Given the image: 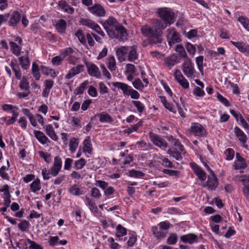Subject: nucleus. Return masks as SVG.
Returning <instances> with one entry per match:
<instances>
[{
  "mask_svg": "<svg viewBox=\"0 0 249 249\" xmlns=\"http://www.w3.org/2000/svg\"><path fill=\"white\" fill-rule=\"evenodd\" d=\"M34 133L36 139H37L41 144H45L50 142L49 139L42 132L38 130H34Z\"/></svg>",
  "mask_w": 249,
  "mask_h": 249,
  "instance_id": "nucleus-21",
  "label": "nucleus"
},
{
  "mask_svg": "<svg viewBox=\"0 0 249 249\" xmlns=\"http://www.w3.org/2000/svg\"><path fill=\"white\" fill-rule=\"evenodd\" d=\"M19 64L23 70H27L30 66V61L27 56H22L18 58Z\"/></svg>",
  "mask_w": 249,
  "mask_h": 249,
  "instance_id": "nucleus-28",
  "label": "nucleus"
},
{
  "mask_svg": "<svg viewBox=\"0 0 249 249\" xmlns=\"http://www.w3.org/2000/svg\"><path fill=\"white\" fill-rule=\"evenodd\" d=\"M133 87L138 90H142L144 87V84L139 78L136 79L132 83Z\"/></svg>",
  "mask_w": 249,
  "mask_h": 249,
  "instance_id": "nucleus-53",
  "label": "nucleus"
},
{
  "mask_svg": "<svg viewBox=\"0 0 249 249\" xmlns=\"http://www.w3.org/2000/svg\"><path fill=\"white\" fill-rule=\"evenodd\" d=\"M152 231L153 234L158 238H164L166 236L165 233L162 231H159L158 227L156 226L152 227Z\"/></svg>",
  "mask_w": 249,
  "mask_h": 249,
  "instance_id": "nucleus-49",
  "label": "nucleus"
},
{
  "mask_svg": "<svg viewBox=\"0 0 249 249\" xmlns=\"http://www.w3.org/2000/svg\"><path fill=\"white\" fill-rule=\"evenodd\" d=\"M83 151L85 153L91 154L92 151V144H91L90 137H87L83 142Z\"/></svg>",
  "mask_w": 249,
  "mask_h": 249,
  "instance_id": "nucleus-30",
  "label": "nucleus"
},
{
  "mask_svg": "<svg viewBox=\"0 0 249 249\" xmlns=\"http://www.w3.org/2000/svg\"><path fill=\"white\" fill-rule=\"evenodd\" d=\"M113 86L118 89H121L123 92V94L125 96H129V93L130 89H132L127 84L122 82H115L113 83Z\"/></svg>",
  "mask_w": 249,
  "mask_h": 249,
  "instance_id": "nucleus-23",
  "label": "nucleus"
},
{
  "mask_svg": "<svg viewBox=\"0 0 249 249\" xmlns=\"http://www.w3.org/2000/svg\"><path fill=\"white\" fill-rule=\"evenodd\" d=\"M204 165L207 167V170L211 173L208 176L207 185L209 189L212 190H215L218 184L217 178L210 167L206 163H205Z\"/></svg>",
  "mask_w": 249,
  "mask_h": 249,
  "instance_id": "nucleus-10",
  "label": "nucleus"
},
{
  "mask_svg": "<svg viewBox=\"0 0 249 249\" xmlns=\"http://www.w3.org/2000/svg\"><path fill=\"white\" fill-rule=\"evenodd\" d=\"M11 51L16 56H18L20 54L21 48L16 43L11 42L10 43Z\"/></svg>",
  "mask_w": 249,
  "mask_h": 249,
  "instance_id": "nucleus-43",
  "label": "nucleus"
},
{
  "mask_svg": "<svg viewBox=\"0 0 249 249\" xmlns=\"http://www.w3.org/2000/svg\"><path fill=\"white\" fill-rule=\"evenodd\" d=\"M80 22L81 24L92 29L102 36H105V34L104 32L102 30L99 25L94 21L88 19L82 18Z\"/></svg>",
  "mask_w": 249,
  "mask_h": 249,
  "instance_id": "nucleus-6",
  "label": "nucleus"
},
{
  "mask_svg": "<svg viewBox=\"0 0 249 249\" xmlns=\"http://www.w3.org/2000/svg\"><path fill=\"white\" fill-rule=\"evenodd\" d=\"M89 83V81L86 80L81 84L80 85L75 89L74 91V94L75 95H78L82 94Z\"/></svg>",
  "mask_w": 249,
  "mask_h": 249,
  "instance_id": "nucleus-38",
  "label": "nucleus"
},
{
  "mask_svg": "<svg viewBox=\"0 0 249 249\" xmlns=\"http://www.w3.org/2000/svg\"><path fill=\"white\" fill-rule=\"evenodd\" d=\"M32 73L36 80H39L40 78V74L38 65L36 62H34L32 64Z\"/></svg>",
  "mask_w": 249,
  "mask_h": 249,
  "instance_id": "nucleus-32",
  "label": "nucleus"
},
{
  "mask_svg": "<svg viewBox=\"0 0 249 249\" xmlns=\"http://www.w3.org/2000/svg\"><path fill=\"white\" fill-rule=\"evenodd\" d=\"M103 26L110 38H116L121 41H124L127 39L126 29L119 24L115 18H109L104 22Z\"/></svg>",
  "mask_w": 249,
  "mask_h": 249,
  "instance_id": "nucleus-2",
  "label": "nucleus"
},
{
  "mask_svg": "<svg viewBox=\"0 0 249 249\" xmlns=\"http://www.w3.org/2000/svg\"><path fill=\"white\" fill-rule=\"evenodd\" d=\"M99 117V121L101 123H111L113 120L108 114L103 112L98 115Z\"/></svg>",
  "mask_w": 249,
  "mask_h": 249,
  "instance_id": "nucleus-37",
  "label": "nucleus"
},
{
  "mask_svg": "<svg viewBox=\"0 0 249 249\" xmlns=\"http://www.w3.org/2000/svg\"><path fill=\"white\" fill-rule=\"evenodd\" d=\"M107 66L110 71H114L116 69V60L115 57L112 56H109L107 59Z\"/></svg>",
  "mask_w": 249,
  "mask_h": 249,
  "instance_id": "nucleus-35",
  "label": "nucleus"
},
{
  "mask_svg": "<svg viewBox=\"0 0 249 249\" xmlns=\"http://www.w3.org/2000/svg\"><path fill=\"white\" fill-rule=\"evenodd\" d=\"M167 39L170 47H172L175 43L180 41L179 35L175 29H168L167 30Z\"/></svg>",
  "mask_w": 249,
  "mask_h": 249,
  "instance_id": "nucleus-9",
  "label": "nucleus"
},
{
  "mask_svg": "<svg viewBox=\"0 0 249 249\" xmlns=\"http://www.w3.org/2000/svg\"><path fill=\"white\" fill-rule=\"evenodd\" d=\"M45 132L53 140L57 141L58 137L52 125L48 124L46 126Z\"/></svg>",
  "mask_w": 249,
  "mask_h": 249,
  "instance_id": "nucleus-27",
  "label": "nucleus"
},
{
  "mask_svg": "<svg viewBox=\"0 0 249 249\" xmlns=\"http://www.w3.org/2000/svg\"><path fill=\"white\" fill-rule=\"evenodd\" d=\"M30 227V223L26 220H23L18 224V227L22 231H27Z\"/></svg>",
  "mask_w": 249,
  "mask_h": 249,
  "instance_id": "nucleus-48",
  "label": "nucleus"
},
{
  "mask_svg": "<svg viewBox=\"0 0 249 249\" xmlns=\"http://www.w3.org/2000/svg\"><path fill=\"white\" fill-rule=\"evenodd\" d=\"M166 28L165 23L162 21L156 19L155 20L152 27L145 25L142 27L141 31L142 35L148 38L150 44H158L162 41V30Z\"/></svg>",
  "mask_w": 249,
  "mask_h": 249,
  "instance_id": "nucleus-1",
  "label": "nucleus"
},
{
  "mask_svg": "<svg viewBox=\"0 0 249 249\" xmlns=\"http://www.w3.org/2000/svg\"><path fill=\"white\" fill-rule=\"evenodd\" d=\"M8 170L5 166H2L0 168V176L2 178L6 180H9V177L6 171Z\"/></svg>",
  "mask_w": 249,
  "mask_h": 249,
  "instance_id": "nucleus-55",
  "label": "nucleus"
},
{
  "mask_svg": "<svg viewBox=\"0 0 249 249\" xmlns=\"http://www.w3.org/2000/svg\"><path fill=\"white\" fill-rule=\"evenodd\" d=\"M176 51L180 55L181 57L186 58V59L188 58L184 47L182 45H177L176 47Z\"/></svg>",
  "mask_w": 249,
  "mask_h": 249,
  "instance_id": "nucleus-47",
  "label": "nucleus"
},
{
  "mask_svg": "<svg viewBox=\"0 0 249 249\" xmlns=\"http://www.w3.org/2000/svg\"><path fill=\"white\" fill-rule=\"evenodd\" d=\"M62 166V160L59 156H56L54 159L53 164L50 168L51 175L56 177L60 171Z\"/></svg>",
  "mask_w": 249,
  "mask_h": 249,
  "instance_id": "nucleus-13",
  "label": "nucleus"
},
{
  "mask_svg": "<svg viewBox=\"0 0 249 249\" xmlns=\"http://www.w3.org/2000/svg\"><path fill=\"white\" fill-rule=\"evenodd\" d=\"M127 60L130 62H134L138 58L137 46L133 45L128 47Z\"/></svg>",
  "mask_w": 249,
  "mask_h": 249,
  "instance_id": "nucleus-16",
  "label": "nucleus"
},
{
  "mask_svg": "<svg viewBox=\"0 0 249 249\" xmlns=\"http://www.w3.org/2000/svg\"><path fill=\"white\" fill-rule=\"evenodd\" d=\"M88 9L91 13L98 17H103L106 14L104 8L100 4H95Z\"/></svg>",
  "mask_w": 249,
  "mask_h": 249,
  "instance_id": "nucleus-15",
  "label": "nucleus"
},
{
  "mask_svg": "<svg viewBox=\"0 0 249 249\" xmlns=\"http://www.w3.org/2000/svg\"><path fill=\"white\" fill-rule=\"evenodd\" d=\"M165 63L169 67H172L177 63L176 58L174 56L168 57L165 59Z\"/></svg>",
  "mask_w": 249,
  "mask_h": 249,
  "instance_id": "nucleus-52",
  "label": "nucleus"
},
{
  "mask_svg": "<svg viewBox=\"0 0 249 249\" xmlns=\"http://www.w3.org/2000/svg\"><path fill=\"white\" fill-rule=\"evenodd\" d=\"M89 74L92 76L100 79L101 77V73L98 67L93 63L85 62V63Z\"/></svg>",
  "mask_w": 249,
  "mask_h": 249,
  "instance_id": "nucleus-12",
  "label": "nucleus"
},
{
  "mask_svg": "<svg viewBox=\"0 0 249 249\" xmlns=\"http://www.w3.org/2000/svg\"><path fill=\"white\" fill-rule=\"evenodd\" d=\"M238 20L244 26V27L249 31V19L243 16L239 17Z\"/></svg>",
  "mask_w": 249,
  "mask_h": 249,
  "instance_id": "nucleus-50",
  "label": "nucleus"
},
{
  "mask_svg": "<svg viewBox=\"0 0 249 249\" xmlns=\"http://www.w3.org/2000/svg\"><path fill=\"white\" fill-rule=\"evenodd\" d=\"M66 26V21L64 19H59L56 23L55 27L58 32L63 33L65 32Z\"/></svg>",
  "mask_w": 249,
  "mask_h": 249,
  "instance_id": "nucleus-31",
  "label": "nucleus"
},
{
  "mask_svg": "<svg viewBox=\"0 0 249 249\" xmlns=\"http://www.w3.org/2000/svg\"><path fill=\"white\" fill-rule=\"evenodd\" d=\"M242 192L246 199L249 200V181L243 186Z\"/></svg>",
  "mask_w": 249,
  "mask_h": 249,
  "instance_id": "nucleus-63",
  "label": "nucleus"
},
{
  "mask_svg": "<svg viewBox=\"0 0 249 249\" xmlns=\"http://www.w3.org/2000/svg\"><path fill=\"white\" fill-rule=\"evenodd\" d=\"M69 193L74 196H80L83 194V191L76 185H73L69 189Z\"/></svg>",
  "mask_w": 249,
  "mask_h": 249,
  "instance_id": "nucleus-42",
  "label": "nucleus"
},
{
  "mask_svg": "<svg viewBox=\"0 0 249 249\" xmlns=\"http://www.w3.org/2000/svg\"><path fill=\"white\" fill-rule=\"evenodd\" d=\"M129 238L127 242V245L129 247L133 246L137 241V236L134 233L129 234Z\"/></svg>",
  "mask_w": 249,
  "mask_h": 249,
  "instance_id": "nucleus-61",
  "label": "nucleus"
},
{
  "mask_svg": "<svg viewBox=\"0 0 249 249\" xmlns=\"http://www.w3.org/2000/svg\"><path fill=\"white\" fill-rule=\"evenodd\" d=\"M42 72L43 74H46L47 75H50L51 77L53 78H55L57 76L58 72H56L54 70L50 69L48 67H46L45 66H42Z\"/></svg>",
  "mask_w": 249,
  "mask_h": 249,
  "instance_id": "nucleus-36",
  "label": "nucleus"
},
{
  "mask_svg": "<svg viewBox=\"0 0 249 249\" xmlns=\"http://www.w3.org/2000/svg\"><path fill=\"white\" fill-rule=\"evenodd\" d=\"M30 188L32 192L36 193L41 189L40 181L39 179L36 178L30 184Z\"/></svg>",
  "mask_w": 249,
  "mask_h": 249,
  "instance_id": "nucleus-40",
  "label": "nucleus"
},
{
  "mask_svg": "<svg viewBox=\"0 0 249 249\" xmlns=\"http://www.w3.org/2000/svg\"><path fill=\"white\" fill-rule=\"evenodd\" d=\"M128 47L122 46L115 49L116 55L119 62H124L127 59Z\"/></svg>",
  "mask_w": 249,
  "mask_h": 249,
  "instance_id": "nucleus-14",
  "label": "nucleus"
},
{
  "mask_svg": "<svg viewBox=\"0 0 249 249\" xmlns=\"http://www.w3.org/2000/svg\"><path fill=\"white\" fill-rule=\"evenodd\" d=\"M28 242L30 244V249H43L36 242L28 239Z\"/></svg>",
  "mask_w": 249,
  "mask_h": 249,
  "instance_id": "nucleus-64",
  "label": "nucleus"
},
{
  "mask_svg": "<svg viewBox=\"0 0 249 249\" xmlns=\"http://www.w3.org/2000/svg\"><path fill=\"white\" fill-rule=\"evenodd\" d=\"M231 43L236 47L238 50L244 53H249V45L243 42L231 41Z\"/></svg>",
  "mask_w": 249,
  "mask_h": 249,
  "instance_id": "nucleus-19",
  "label": "nucleus"
},
{
  "mask_svg": "<svg viewBox=\"0 0 249 249\" xmlns=\"http://www.w3.org/2000/svg\"><path fill=\"white\" fill-rule=\"evenodd\" d=\"M192 168L193 169L194 173L201 181H203L206 180V173L199 166L193 163H192Z\"/></svg>",
  "mask_w": 249,
  "mask_h": 249,
  "instance_id": "nucleus-18",
  "label": "nucleus"
},
{
  "mask_svg": "<svg viewBox=\"0 0 249 249\" xmlns=\"http://www.w3.org/2000/svg\"><path fill=\"white\" fill-rule=\"evenodd\" d=\"M187 131L196 137H204L207 135V131L203 125L197 123H192L190 129Z\"/></svg>",
  "mask_w": 249,
  "mask_h": 249,
  "instance_id": "nucleus-5",
  "label": "nucleus"
},
{
  "mask_svg": "<svg viewBox=\"0 0 249 249\" xmlns=\"http://www.w3.org/2000/svg\"><path fill=\"white\" fill-rule=\"evenodd\" d=\"M233 180L237 182H241L244 186L249 181V176L236 175L233 177Z\"/></svg>",
  "mask_w": 249,
  "mask_h": 249,
  "instance_id": "nucleus-33",
  "label": "nucleus"
},
{
  "mask_svg": "<svg viewBox=\"0 0 249 249\" xmlns=\"http://www.w3.org/2000/svg\"><path fill=\"white\" fill-rule=\"evenodd\" d=\"M186 48L187 52L190 55L194 56L195 54L196 49V47L189 42H187L186 45Z\"/></svg>",
  "mask_w": 249,
  "mask_h": 249,
  "instance_id": "nucleus-59",
  "label": "nucleus"
},
{
  "mask_svg": "<svg viewBox=\"0 0 249 249\" xmlns=\"http://www.w3.org/2000/svg\"><path fill=\"white\" fill-rule=\"evenodd\" d=\"M84 67L82 65H78L76 67L72 68L66 75V79H71L75 75L84 71Z\"/></svg>",
  "mask_w": 249,
  "mask_h": 249,
  "instance_id": "nucleus-17",
  "label": "nucleus"
},
{
  "mask_svg": "<svg viewBox=\"0 0 249 249\" xmlns=\"http://www.w3.org/2000/svg\"><path fill=\"white\" fill-rule=\"evenodd\" d=\"M53 81L51 80H46L45 81L44 88L43 90L42 95L44 97H48L51 89L53 86Z\"/></svg>",
  "mask_w": 249,
  "mask_h": 249,
  "instance_id": "nucleus-24",
  "label": "nucleus"
},
{
  "mask_svg": "<svg viewBox=\"0 0 249 249\" xmlns=\"http://www.w3.org/2000/svg\"><path fill=\"white\" fill-rule=\"evenodd\" d=\"M74 51L71 47L67 48L61 51V55L64 57V58L67 56H69L71 55Z\"/></svg>",
  "mask_w": 249,
  "mask_h": 249,
  "instance_id": "nucleus-58",
  "label": "nucleus"
},
{
  "mask_svg": "<svg viewBox=\"0 0 249 249\" xmlns=\"http://www.w3.org/2000/svg\"><path fill=\"white\" fill-rule=\"evenodd\" d=\"M116 236L117 237H122L126 234V229L123 227L121 224H119L116 227Z\"/></svg>",
  "mask_w": 249,
  "mask_h": 249,
  "instance_id": "nucleus-46",
  "label": "nucleus"
},
{
  "mask_svg": "<svg viewBox=\"0 0 249 249\" xmlns=\"http://www.w3.org/2000/svg\"><path fill=\"white\" fill-rule=\"evenodd\" d=\"M78 146V140L75 138H71L70 141L69 146L70 150L71 153L75 152Z\"/></svg>",
  "mask_w": 249,
  "mask_h": 249,
  "instance_id": "nucleus-41",
  "label": "nucleus"
},
{
  "mask_svg": "<svg viewBox=\"0 0 249 249\" xmlns=\"http://www.w3.org/2000/svg\"><path fill=\"white\" fill-rule=\"evenodd\" d=\"M158 13L159 17L164 20L162 22L166 24V27L168 24L171 25L174 22L175 13L171 9L166 7L160 8L158 9Z\"/></svg>",
  "mask_w": 249,
  "mask_h": 249,
  "instance_id": "nucleus-3",
  "label": "nucleus"
},
{
  "mask_svg": "<svg viewBox=\"0 0 249 249\" xmlns=\"http://www.w3.org/2000/svg\"><path fill=\"white\" fill-rule=\"evenodd\" d=\"M19 86L21 89L29 90V84L25 77H22Z\"/></svg>",
  "mask_w": 249,
  "mask_h": 249,
  "instance_id": "nucleus-54",
  "label": "nucleus"
},
{
  "mask_svg": "<svg viewBox=\"0 0 249 249\" xmlns=\"http://www.w3.org/2000/svg\"><path fill=\"white\" fill-rule=\"evenodd\" d=\"M233 166L235 170H239L245 168L247 164L245 161H235Z\"/></svg>",
  "mask_w": 249,
  "mask_h": 249,
  "instance_id": "nucleus-56",
  "label": "nucleus"
},
{
  "mask_svg": "<svg viewBox=\"0 0 249 249\" xmlns=\"http://www.w3.org/2000/svg\"><path fill=\"white\" fill-rule=\"evenodd\" d=\"M95 185L104 191V194L107 196L113 195L115 192L114 188L112 186H108V182L105 181L96 180Z\"/></svg>",
  "mask_w": 249,
  "mask_h": 249,
  "instance_id": "nucleus-7",
  "label": "nucleus"
},
{
  "mask_svg": "<svg viewBox=\"0 0 249 249\" xmlns=\"http://www.w3.org/2000/svg\"><path fill=\"white\" fill-rule=\"evenodd\" d=\"M167 153L177 160H180L182 159L180 152L177 149H169Z\"/></svg>",
  "mask_w": 249,
  "mask_h": 249,
  "instance_id": "nucleus-45",
  "label": "nucleus"
},
{
  "mask_svg": "<svg viewBox=\"0 0 249 249\" xmlns=\"http://www.w3.org/2000/svg\"><path fill=\"white\" fill-rule=\"evenodd\" d=\"M18 115V113L14 112L11 117H3V120L7 125H10L14 124L16 122Z\"/></svg>",
  "mask_w": 249,
  "mask_h": 249,
  "instance_id": "nucleus-39",
  "label": "nucleus"
},
{
  "mask_svg": "<svg viewBox=\"0 0 249 249\" xmlns=\"http://www.w3.org/2000/svg\"><path fill=\"white\" fill-rule=\"evenodd\" d=\"M5 187H7V189H3L2 191H4V202L3 203V205L6 207H9L10 206V203H11V195L9 193V192L8 191V186L7 185H6Z\"/></svg>",
  "mask_w": 249,
  "mask_h": 249,
  "instance_id": "nucleus-34",
  "label": "nucleus"
},
{
  "mask_svg": "<svg viewBox=\"0 0 249 249\" xmlns=\"http://www.w3.org/2000/svg\"><path fill=\"white\" fill-rule=\"evenodd\" d=\"M183 72L188 78H194L196 76V70L194 64L190 58L186 59L182 64Z\"/></svg>",
  "mask_w": 249,
  "mask_h": 249,
  "instance_id": "nucleus-4",
  "label": "nucleus"
},
{
  "mask_svg": "<svg viewBox=\"0 0 249 249\" xmlns=\"http://www.w3.org/2000/svg\"><path fill=\"white\" fill-rule=\"evenodd\" d=\"M180 240L184 243H188L191 244L196 241L197 236L195 234L190 233L181 236Z\"/></svg>",
  "mask_w": 249,
  "mask_h": 249,
  "instance_id": "nucleus-25",
  "label": "nucleus"
},
{
  "mask_svg": "<svg viewBox=\"0 0 249 249\" xmlns=\"http://www.w3.org/2000/svg\"><path fill=\"white\" fill-rule=\"evenodd\" d=\"M234 132L238 140L243 143H246L247 137L245 134L237 126L234 128Z\"/></svg>",
  "mask_w": 249,
  "mask_h": 249,
  "instance_id": "nucleus-29",
  "label": "nucleus"
},
{
  "mask_svg": "<svg viewBox=\"0 0 249 249\" xmlns=\"http://www.w3.org/2000/svg\"><path fill=\"white\" fill-rule=\"evenodd\" d=\"M64 59V57L61 55L56 56L52 58L51 62L53 65L57 66L60 65L62 64Z\"/></svg>",
  "mask_w": 249,
  "mask_h": 249,
  "instance_id": "nucleus-51",
  "label": "nucleus"
},
{
  "mask_svg": "<svg viewBox=\"0 0 249 249\" xmlns=\"http://www.w3.org/2000/svg\"><path fill=\"white\" fill-rule=\"evenodd\" d=\"M40 157L43 158L47 163H50L52 160L51 155L48 153L43 151H39Z\"/></svg>",
  "mask_w": 249,
  "mask_h": 249,
  "instance_id": "nucleus-57",
  "label": "nucleus"
},
{
  "mask_svg": "<svg viewBox=\"0 0 249 249\" xmlns=\"http://www.w3.org/2000/svg\"><path fill=\"white\" fill-rule=\"evenodd\" d=\"M86 162V160L83 158L75 160L74 163V168L77 170L81 169L85 166Z\"/></svg>",
  "mask_w": 249,
  "mask_h": 249,
  "instance_id": "nucleus-44",
  "label": "nucleus"
},
{
  "mask_svg": "<svg viewBox=\"0 0 249 249\" xmlns=\"http://www.w3.org/2000/svg\"><path fill=\"white\" fill-rule=\"evenodd\" d=\"M58 5L61 9L66 13L70 14H72L74 13V8L67 3L65 0H62L59 1Z\"/></svg>",
  "mask_w": 249,
  "mask_h": 249,
  "instance_id": "nucleus-22",
  "label": "nucleus"
},
{
  "mask_svg": "<svg viewBox=\"0 0 249 249\" xmlns=\"http://www.w3.org/2000/svg\"><path fill=\"white\" fill-rule=\"evenodd\" d=\"M149 138L153 143L159 147L166 148L168 146V143L165 140L157 134L150 132Z\"/></svg>",
  "mask_w": 249,
  "mask_h": 249,
  "instance_id": "nucleus-11",
  "label": "nucleus"
},
{
  "mask_svg": "<svg viewBox=\"0 0 249 249\" xmlns=\"http://www.w3.org/2000/svg\"><path fill=\"white\" fill-rule=\"evenodd\" d=\"M21 14L18 11H14L11 14L8 22L9 25L15 27L19 22L21 19Z\"/></svg>",
  "mask_w": 249,
  "mask_h": 249,
  "instance_id": "nucleus-20",
  "label": "nucleus"
},
{
  "mask_svg": "<svg viewBox=\"0 0 249 249\" xmlns=\"http://www.w3.org/2000/svg\"><path fill=\"white\" fill-rule=\"evenodd\" d=\"M74 35L82 45H87L86 35H85L84 32L81 29H78L75 32Z\"/></svg>",
  "mask_w": 249,
  "mask_h": 249,
  "instance_id": "nucleus-26",
  "label": "nucleus"
},
{
  "mask_svg": "<svg viewBox=\"0 0 249 249\" xmlns=\"http://www.w3.org/2000/svg\"><path fill=\"white\" fill-rule=\"evenodd\" d=\"M225 154L226 156V159L227 160H230L233 158L234 152L232 149L228 148L225 151Z\"/></svg>",
  "mask_w": 249,
  "mask_h": 249,
  "instance_id": "nucleus-62",
  "label": "nucleus"
},
{
  "mask_svg": "<svg viewBox=\"0 0 249 249\" xmlns=\"http://www.w3.org/2000/svg\"><path fill=\"white\" fill-rule=\"evenodd\" d=\"M23 111L24 114L28 117L33 126H36L37 125V121L42 125L44 124V120L41 115L38 114L33 115L29 112V110H23Z\"/></svg>",
  "mask_w": 249,
  "mask_h": 249,
  "instance_id": "nucleus-8",
  "label": "nucleus"
},
{
  "mask_svg": "<svg viewBox=\"0 0 249 249\" xmlns=\"http://www.w3.org/2000/svg\"><path fill=\"white\" fill-rule=\"evenodd\" d=\"M203 56H199L196 58V65L197 66L198 69L199 71L201 72L203 71Z\"/></svg>",
  "mask_w": 249,
  "mask_h": 249,
  "instance_id": "nucleus-60",
  "label": "nucleus"
}]
</instances>
